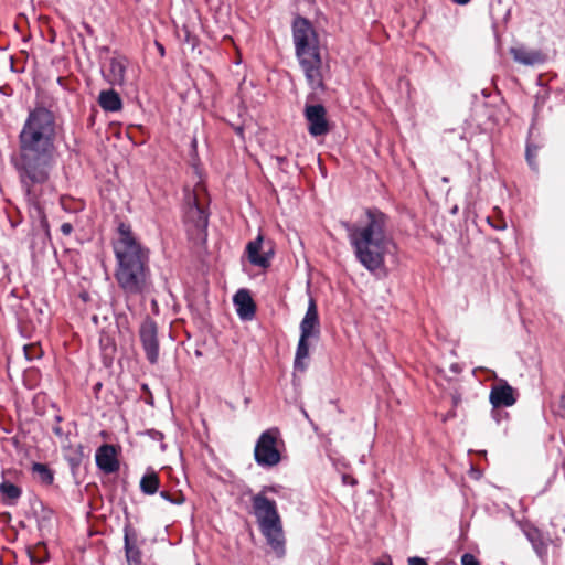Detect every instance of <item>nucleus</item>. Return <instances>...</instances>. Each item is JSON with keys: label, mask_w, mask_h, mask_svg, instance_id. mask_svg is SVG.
Returning <instances> with one entry per match:
<instances>
[{"label": "nucleus", "mask_w": 565, "mask_h": 565, "mask_svg": "<svg viewBox=\"0 0 565 565\" xmlns=\"http://www.w3.org/2000/svg\"><path fill=\"white\" fill-rule=\"evenodd\" d=\"M305 118L308 121V131L311 136L319 137L328 134L329 124L323 105H306Z\"/></svg>", "instance_id": "9b49d317"}, {"label": "nucleus", "mask_w": 565, "mask_h": 565, "mask_svg": "<svg viewBox=\"0 0 565 565\" xmlns=\"http://www.w3.org/2000/svg\"><path fill=\"white\" fill-rule=\"evenodd\" d=\"M489 401L493 408L510 407L516 403L514 388L505 380H500L492 385Z\"/></svg>", "instance_id": "f8f14e48"}, {"label": "nucleus", "mask_w": 565, "mask_h": 565, "mask_svg": "<svg viewBox=\"0 0 565 565\" xmlns=\"http://www.w3.org/2000/svg\"><path fill=\"white\" fill-rule=\"evenodd\" d=\"M263 237L258 235L254 241H250L246 246L248 260L252 265L260 268H268L270 266V259L274 256V248L269 246L263 253Z\"/></svg>", "instance_id": "ddd939ff"}, {"label": "nucleus", "mask_w": 565, "mask_h": 565, "mask_svg": "<svg viewBox=\"0 0 565 565\" xmlns=\"http://www.w3.org/2000/svg\"><path fill=\"white\" fill-rule=\"evenodd\" d=\"M18 498H19V497H2V499H3V503H4L6 505H14V504L17 503V499H18Z\"/></svg>", "instance_id": "f704fd0d"}, {"label": "nucleus", "mask_w": 565, "mask_h": 565, "mask_svg": "<svg viewBox=\"0 0 565 565\" xmlns=\"http://www.w3.org/2000/svg\"><path fill=\"white\" fill-rule=\"evenodd\" d=\"M284 444L280 439V431L278 428H269L260 434L255 448L254 458L260 467H275L281 460V455L278 445Z\"/></svg>", "instance_id": "0eeeda50"}, {"label": "nucleus", "mask_w": 565, "mask_h": 565, "mask_svg": "<svg viewBox=\"0 0 565 565\" xmlns=\"http://www.w3.org/2000/svg\"><path fill=\"white\" fill-rule=\"evenodd\" d=\"M253 514L256 518L260 533L277 558L286 555V539L282 521L277 504L268 497H252Z\"/></svg>", "instance_id": "39448f33"}, {"label": "nucleus", "mask_w": 565, "mask_h": 565, "mask_svg": "<svg viewBox=\"0 0 565 565\" xmlns=\"http://www.w3.org/2000/svg\"><path fill=\"white\" fill-rule=\"evenodd\" d=\"M159 494L164 495V494H169V492H167V491H160V492H159Z\"/></svg>", "instance_id": "49530a36"}, {"label": "nucleus", "mask_w": 565, "mask_h": 565, "mask_svg": "<svg viewBox=\"0 0 565 565\" xmlns=\"http://www.w3.org/2000/svg\"><path fill=\"white\" fill-rule=\"evenodd\" d=\"M441 181H443V182H445V183H447V182H449V178H448V177H444V178L441 179Z\"/></svg>", "instance_id": "a18cd8bd"}, {"label": "nucleus", "mask_w": 565, "mask_h": 565, "mask_svg": "<svg viewBox=\"0 0 565 565\" xmlns=\"http://www.w3.org/2000/svg\"><path fill=\"white\" fill-rule=\"evenodd\" d=\"M110 53V49L108 46H100L98 47V60L99 64L102 65V62L105 61V58H109L108 54Z\"/></svg>", "instance_id": "c85d7f7f"}, {"label": "nucleus", "mask_w": 565, "mask_h": 565, "mask_svg": "<svg viewBox=\"0 0 565 565\" xmlns=\"http://www.w3.org/2000/svg\"><path fill=\"white\" fill-rule=\"evenodd\" d=\"M183 33V43L191 46L192 50H194L199 44V39L195 34H193L188 26L182 28Z\"/></svg>", "instance_id": "b1692460"}, {"label": "nucleus", "mask_w": 565, "mask_h": 565, "mask_svg": "<svg viewBox=\"0 0 565 565\" xmlns=\"http://www.w3.org/2000/svg\"><path fill=\"white\" fill-rule=\"evenodd\" d=\"M461 565H480V563L471 553H465L461 556Z\"/></svg>", "instance_id": "bb28decb"}, {"label": "nucleus", "mask_w": 565, "mask_h": 565, "mask_svg": "<svg viewBox=\"0 0 565 565\" xmlns=\"http://www.w3.org/2000/svg\"><path fill=\"white\" fill-rule=\"evenodd\" d=\"M292 39L296 55L308 85L313 90L324 89L322 60L319 52L317 34L308 19L300 15L294 19Z\"/></svg>", "instance_id": "20e7f679"}, {"label": "nucleus", "mask_w": 565, "mask_h": 565, "mask_svg": "<svg viewBox=\"0 0 565 565\" xmlns=\"http://www.w3.org/2000/svg\"><path fill=\"white\" fill-rule=\"evenodd\" d=\"M514 61L523 65H536L544 62V55L541 51L529 50L524 46L512 47L510 51Z\"/></svg>", "instance_id": "f3484780"}, {"label": "nucleus", "mask_w": 565, "mask_h": 565, "mask_svg": "<svg viewBox=\"0 0 565 565\" xmlns=\"http://www.w3.org/2000/svg\"><path fill=\"white\" fill-rule=\"evenodd\" d=\"M237 316L242 320H252L255 316L256 306L247 289H239L233 297Z\"/></svg>", "instance_id": "dca6fc26"}, {"label": "nucleus", "mask_w": 565, "mask_h": 565, "mask_svg": "<svg viewBox=\"0 0 565 565\" xmlns=\"http://www.w3.org/2000/svg\"><path fill=\"white\" fill-rule=\"evenodd\" d=\"M457 212V206H455L452 210H451V213L455 214Z\"/></svg>", "instance_id": "de8ad7c7"}, {"label": "nucleus", "mask_w": 565, "mask_h": 565, "mask_svg": "<svg viewBox=\"0 0 565 565\" xmlns=\"http://www.w3.org/2000/svg\"><path fill=\"white\" fill-rule=\"evenodd\" d=\"M408 565H428L427 562L418 556H413L408 558Z\"/></svg>", "instance_id": "473e14b6"}, {"label": "nucleus", "mask_w": 565, "mask_h": 565, "mask_svg": "<svg viewBox=\"0 0 565 565\" xmlns=\"http://www.w3.org/2000/svg\"><path fill=\"white\" fill-rule=\"evenodd\" d=\"M55 420L57 423H60L62 420V417L57 415V416H55ZM52 430H53L54 435H56L60 438L66 437L65 433L63 431L62 427L58 424L54 425L52 427Z\"/></svg>", "instance_id": "cd10ccee"}, {"label": "nucleus", "mask_w": 565, "mask_h": 565, "mask_svg": "<svg viewBox=\"0 0 565 565\" xmlns=\"http://www.w3.org/2000/svg\"><path fill=\"white\" fill-rule=\"evenodd\" d=\"M184 225L189 238L195 244H203L207 238L209 213L199 202L194 190H184Z\"/></svg>", "instance_id": "423d86ee"}, {"label": "nucleus", "mask_w": 565, "mask_h": 565, "mask_svg": "<svg viewBox=\"0 0 565 565\" xmlns=\"http://www.w3.org/2000/svg\"><path fill=\"white\" fill-rule=\"evenodd\" d=\"M451 370H452L454 372H458V371H459V369H458V366H457L456 364L451 365Z\"/></svg>", "instance_id": "37998d69"}, {"label": "nucleus", "mask_w": 565, "mask_h": 565, "mask_svg": "<svg viewBox=\"0 0 565 565\" xmlns=\"http://www.w3.org/2000/svg\"><path fill=\"white\" fill-rule=\"evenodd\" d=\"M160 479L158 472L153 468H147L140 479V490L143 494H156L158 492Z\"/></svg>", "instance_id": "6ab92c4d"}, {"label": "nucleus", "mask_w": 565, "mask_h": 565, "mask_svg": "<svg viewBox=\"0 0 565 565\" xmlns=\"http://www.w3.org/2000/svg\"><path fill=\"white\" fill-rule=\"evenodd\" d=\"M30 513L39 523H43L51 520L53 510L45 505L40 497H33L30 501Z\"/></svg>", "instance_id": "aec40b11"}, {"label": "nucleus", "mask_w": 565, "mask_h": 565, "mask_svg": "<svg viewBox=\"0 0 565 565\" xmlns=\"http://www.w3.org/2000/svg\"><path fill=\"white\" fill-rule=\"evenodd\" d=\"M139 338L146 353V358L151 364L159 360V339L158 327L153 319L147 317L140 324Z\"/></svg>", "instance_id": "1a4fd4ad"}, {"label": "nucleus", "mask_w": 565, "mask_h": 565, "mask_svg": "<svg viewBox=\"0 0 565 565\" xmlns=\"http://www.w3.org/2000/svg\"><path fill=\"white\" fill-rule=\"evenodd\" d=\"M342 482H343V483L355 484V483H356V480H355L352 476L343 475V476H342Z\"/></svg>", "instance_id": "c9c22d12"}, {"label": "nucleus", "mask_w": 565, "mask_h": 565, "mask_svg": "<svg viewBox=\"0 0 565 565\" xmlns=\"http://www.w3.org/2000/svg\"><path fill=\"white\" fill-rule=\"evenodd\" d=\"M487 222L494 228V230H498V231H502L507 227V224L503 220H500L498 222H493L492 218L490 216L487 217Z\"/></svg>", "instance_id": "c756f323"}, {"label": "nucleus", "mask_w": 565, "mask_h": 565, "mask_svg": "<svg viewBox=\"0 0 565 565\" xmlns=\"http://www.w3.org/2000/svg\"><path fill=\"white\" fill-rule=\"evenodd\" d=\"M129 61L126 56L114 52L109 58H105L100 65V73L105 82L110 86H124Z\"/></svg>", "instance_id": "6e6552de"}, {"label": "nucleus", "mask_w": 565, "mask_h": 565, "mask_svg": "<svg viewBox=\"0 0 565 565\" xmlns=\"http://www.w3.org/2000/svg\"><path fill=\"white\" fill-rule=\"evenodd\" d=\"M32 475L34 479L43 484H51L54 480L53 470L45 463L35 462L32 466Z\"/></svg>", "instance_id": "4be33fe9"}, {"label": "nucleus", "mask_w": 565, "mask_h": 565, "mask_svg": "<svg viewBox=\"0 0 565 565\" xmlns=\"http://www.w3.org/2000/svg\"><path fill=\"white\" fill-rule=\"evenodd\" d=\"M559 405H561L562 408L565 409V394L562 395L561 401H559Z\"/></svg>", "instance_id": "a19ab883"}, {"label": "nucleus", "mask_w": 565, "mask_h": 565, "mask_svg": "<svg viewBox=\"0 0 565 565\" xmlns=\"http://www.w3.org/2000/svg\"><path fill=\"white\" fill-rule=\"evenodd\" d=\"M452 2L457 3V4H467L470 0H451Z\"/></svg>", "instance_id": "ea45409f"}, {"label": "nucleus", "mask_w": 565, "mask_h": 565, "mask_svg": "<svg viewBox=\"0 0 565 565\" xmlns=\"http://www.w3.org/2000/svg\"><path fill=\"white\" fill-rule=\"evenodd\" d=\"M56 127L55 114L36 105L19 132V151L13 161L30 216L46 233L50 226L45 206L55 195L52 177L57 163Z\"/></svg>", "instance_id": "f257e3e1"}, {"label": "nucleus", "mask_w": 565, "mask_h": 565, "mask_svg": "<svg viewBox=\"0 0 565 565\" xmlns=\"http://www.w3.org/2000/svg\"><path fill=\"white\" fill-rule=\"evenodd\" d=\"M147 434L153 439V440H157V441H160L161 445V450H164L166 449V444H163V434L159 430H156V429H150L147 431Z\"/></svg>", "instance_id": "a878e982"}, {"label": "nucleus", "mask_w": 565, "mask_h": 565, "mask_svg": "<svg viewBox=\"0 0 565 565\" xmlns=\"http://www.w3.org/2000/svg\"><path fill=\"white\" fill-rule=\"evenodd\" d=\"M28 349H29V348H28V345H24V352H25V355H26V358H28V359H30V358H29Z\"/></svg>", "instance_id": "c03bdc74"}, {"label": "nucleus", "mask_w": 565, "mask_h": 565, "mask_svg": "<svg viewBox=\"0 0 565 565\" xmlns=\"http://www.w3.org/2000/svg\"><path fill=\"white\" fill-rule=\"evenodd\" d=\"M281 489H282L281 486L265 487L260 494H264L267 491L277 493V492L281 491Z\"/></svg>", "instance_id": "72a5a7b5"}, {"label": "nucleus", "mask_w": 565, "mask_h": 565, "mask_svg": "<svg viewBox=\"0 0 565 565\" xmlns=\"http://www.w3.org/2000/svg\"><path fill=\"white\" fill-rule=\"evenodd\" d=\"M278 160H279L280 162H284L286 159H285V158H278Z\"/></svg>", "instance_id": "09e8293b"}, {"label": "nucleus", "mask_w": 565, "mask_h": 565, "mask_svg": "<svg viewBox=\"0 0 565 565\" xmlns=\"http://www.w3.org/2000/svg\"><path fill=\"white\" fill-rule=\"evenodd\" d=\"M162 498L166 499L167 501H169L170 503L177 504V505H181L185 501V497H170V495H167V497H162Z\"/></svg>", "instance_id": "7c9ffc66"}, {"label": "nucleus", "mask_w": 565, "mask_h": 565, "mask_svg": "<svg viewBox=\"0 0 565 565\" xmlns=\"http://www.w3.org/2000/svg\"><path fill=\"white\" fill-rule=\"evenodd\" d=\"M117 233L113 242L117 285L127 299L145 297L153 289L150 250L137 238L130 224L119 223Z\"/></svg>", "instance_id": "f03ea898"}, {"label": "nucleus", "mask_w": 565, "mask_h": 565, "mask_svg": "<svg viewBox=\"0 0 565 565\" xmlns=\"http://www.w3.org/2000/svg\"><path fill=\"white\" fill-rule=\"evenodd\" d=\"M355 259L369 273L385 270V259L396 249L390 232V217L376 207L365 210V220L360 224L342 222Z\"/></svg>", "instance_id": "7ed1b4c3"}, {"label": "nucleus", "mask_w": 565, "mask_h": 565, "mask_svg": "<svg viewBox=\"0 0 565 565\" xmlns=\"http://www.w3.org/2000/svg\"><path fill=\"white\" fill-rule=\"evenodd\" d=\"M124 550L128 565H143L142 552L137 545V534L130 525L124 529Z\"/></svg>", "instance_id": "2eb2a0df"}, {"label": "nucleus", "mask_w": 565, "mask_h": 565, "mask_svg": "<svg viewBox=\"0 0 565 565\" xmlns=\"http://www.w3.org/2000/svg\"><path fill=\"white\" fill-rule=\"evenodd\" d=\"M531 541L534 542L532 539H531ZM533 546H534V548H535L537 554L542 553L540 545H537L536 543H533Z\"/></svg>", "instance_id": "79ce46f5"}, {"label": "nucleus", "mask_w": 565, "mask_h": 565, "mask_svg": "<svg viewBox=\"0 0 565 565\" xmlns=\"http://www.w3.org/2000/svg\"><path fill=\"white\" fill-rule=\"evenodd\" d=\"M373 565H393V562L391 558H388L387 562H375Z\"/></svg>", "instance_id": "4c0bfd02"}, {"label": "nucleus", "mask_w": 565, "mask_h": 565, "mask_svg": "<svg viewBox=\"0 0 565 565\" xmlns=\"http://www.w3.org/2000/svg\"><path fill=\"white\" fill-rule=\"evenodd\" d=\"M452 402L455 405H457L459 402H460V395L459 394H456L452 396Z\"/></svg>", "instance_id": "58836bf2"}, {"label": "nucleus", "mask_w": 565, "mask_h": 565, "mask_svg": "<svg viewBox=\"0 0 565 565\" xmlns=\"http://www.w3.org/2000/svg\"><path fill=\"white\" fill-rule=\"evenodd\" d=\"M121 446L113 444L100 445L95 452L97 468L105 475L116 473L120 469L119 455Z\"/></svg>", "instance_id": "9d476101"}, {"label": "nucleus", "mask_w": 565, "mask_h": 565, "mask_svg": "<svg viewBox=\"0 0 565 565\" xmlns=\"http://www.w3.org/2000/svg\"><path fill=\"white\" fill-rule=\"evenodd\" d=\"M0 492L1 494H20V489L9 481H2L0 483Z\"/></svg>", "instance_id": "393cba45"}, {"label": "nucleus", "mask_w": 565, "mask_h": 565, "mask_svg": "<svg viewBox=\"0 0 565 565\" xmlns=\"http://www.w3.org/2000/svg\"><path fill=\"white\" fill-rule=\"evenodd\" d=\"M320 335V321L318 308L313 298L309 299L308 308L300 322V337L303 338H319Z\"/></svg>", "instance_id": "4468645a"}, {"label": "nucleus", "mask_w": 565, "mask_h": 565, "mask_svg": "<svg viewBox=\"0 0 565 565\" xmlns=\"http://www.w3.org/2000/svg\"><path fill=\"white\" fill-rule=\"evenodd\" d=\"M61 232L65 236H70L73 233V225L71 223H63L60 227Z\"/></svg>", "instance_id": "2f4dec72"}, {"label": "nucleus", "mask_w": 565, "mask_h": 565, "mask_svg": "<svg viewBox=\"0 0 565 565\" xmlns=\"http://www.w3.org/2000/svg\"><path fill=\"white\" fill-rule=\"evenodd\" d=\"M309 358L308 338L300 337L296 349L294 367L295 370L303 372L307 369L305 360Z\"/></svg>", "instance_id": "412c9836"}, {"label": "nucleus", "mask_w": 565, "mask_h": 565, "mask_svg": "<svg viewBox=\"0 0 565 565\" xmlns=\"http://www.w3.org/2000/svg\"><path fill=\"white\" fill-rule=\"evenodd\" d=\"M537 149H539L537 146H535L532 142L527 141L526 150H525V157H526V161H527L529 166L533 170L537 169V163L535 161Z\"/></svg>", "instance_id": "5701e85b"}, {"label": "nucleus", "mask_w": 565, "mask_h": 565, "mask_svg": "<svg viewBox=\"0 0 565 565\" xmlns=\"http://www.w3.org/2000/svg\"><path fill=\"white\" fill-rule=\"evenodd\" d=\"M156 46H157L158 52L160 53V55L164 56V53H166L164 46L161 43H159V42H156Z\"/></svg>", "instance_id": "e433bc0d"}, {"label": "nucleus", "mask_w": 565, "mask_h": 565, "mask_svg": "<svg viewBox=\"0 0 565 565\" xmlns=\"http://www.w3.org/2000/svg\"><path fill=\"white\" fill-rule=\"evenodd\" d=\"M98 104L104 111L117 113L122 108V100L114 89H105L99 93Z\"/></svg>", "instance_id": "a211bd4d"}]
</instances>
